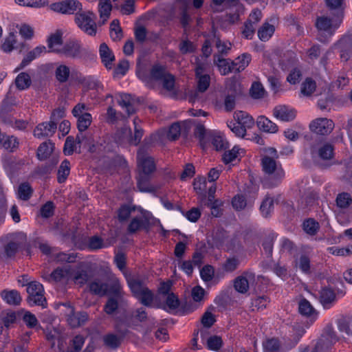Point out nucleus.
<instances>
[{"label":"nucleus","instance_id":"21","mask_svg":"<svg viewBox=\"0 0 352 352\" xmlns=\"http://www.w3.org/2000/svg\"><path fill=\"white\" fill-rule=\"evenodd\" d=\"M99 54L102 63L107 69H111L112 63L115 60V56L111 49L105 43H102L99 47Z\"/></svg>","mask_w":352,"mask_h":352},{"label":"nucleus","instance_id":"43","mask_svg":"<svg viewBox=\"0 0 352 352\" xmlns=\"http://www.w3.org/2000/svg\"><path fill=\"white\" fill-rule=\"evenodd\" d=\"M70 173V162L67 160H63L58 170L57 180L60 184L64 183Z\"/></svg>","mask_w":352,"mask_h":352},{"label":"nucleus","instance_id":"53","mask_svg":"<svg viewBox=\"0 0 352 352\" xmlns=\"http://www.w3.org/2000/svg\"><path fill=\"white\" fill-rule=\"evenodd\" d=\"M16 44V34L14 32H10L2 44L1 49L5 52H10L14 48L17 49L19 47Z\"/></svg>","mask_w":352,"mask_h":352},{"label":"nucleus","instance_id":"15","mask_svg":"<svg viewBox=\"0 0 352 352\" xmlns=\"http://www.w3.org/2000/svg\"><path fill=\"white\" fill-rule=\"evenodd\" d=\"M56 129V123H54V121L42 122L34 129V135L40 139L52 136L55 133Z\"/></svg>","mask_w":352,"mask_h":352},{"label":"nucleus","instance_id":"31","mask_svg":"<svg viewBox=\"0 0 352 352\" xmlns=\"http://www.w3.org/2000/svg\"><path fill=\"white\" fill-rule=\"evenodd\" d=\"M148 226V220L144 219L142 217H133L130 221L127 228V232L129 234H133L140 230L141 229H147Z\"/></svg>","mask_w":352,"mask_h":352},{"label":"nucleus","instance_id":"8","mask_svg":"<svg viewBox=\"0 0 352 352\" xmlns=\"http://www.w3.org/2000/svg\"><path fill=\"white\" fill-rule=\"evenodd\" d=\"M309 128L314 133L324 135L330 133L333 131L334 123L330 119L320 118L313 120L309 125Z\"/></svg>","mask_w":352,"mask_h":352},{"label":"nucleus","instance_id":"54","mask_svg":"<svg viewBox=\"0 0 352 352\" xmlns=\"http://www.w3.org/2000/svg\"><path fill=\"white\" fill-rule=\"evenodd\" d=\"M103 342L107 347L115 349L120 345L121 339L115 334L109 333L103 337Z\"/></svg>","mask_w":352,"mask_h":352},{"label":"nucleus","instance_id":"56","mask_svg":"<svg viewBox=\"0 0 352 352\" xmlns=\"http://www.w3.org/2000/svg\"><path fill=\"white\" fill-rule=\"evenodd\" d=\"M111 37L113 41H119L122 36V30L120 26V22L118 19H114L110 24Z\"/></svg>","mask_w":352,"mask_h":352},{"label":"nucleus","instance_id":"38","mask_svg":"<svg viewBox=\"0 0 352 352\" xmlns=\"http://www.w3.org/2000/svg\"><path fill=\"white\" fill-rule=\"evenodd\" d=\"M54 74L58 82L65 83L69 80L70 69L66 65H58L55 69Z\"/></svg>","mask_w":352,"mask_h":352},{"label":"nucleus","instance_id":"49","mask_svg":"<svg viewBox=\"0 0 352 352\" xmlns=\"http://www.w3.org/2000/svg\"><path fill=\"white\" fill-rule=\"evenodd\" d=\"M336 206L340 209H346L352 204V197L348 192H341L337 195Z\"/></svg>","mask_w":352,"mask_h":352},{"label":"nucleus","instance_id":"47","mask_svg":"<svg viewBox=\"0 0 352 352\" xmlns=\"http://www.w3.org/2000/svg\"><path fill=\"white\" fill-rule=\"evenodd\" d=\"M62 34L60 32L52 34L47 39L48 47L51 52H60V50L57 49L62 45Z\"/></svg>","mask_w":352,"mask_h":352},{"label":"nucleus","instance_id":"62","mask_svg":"<svg viewBox=\"0 0 352 352\" xmlns=\"http://www.w3.org/2000/svg\"><path fill=\"white\" fill-rule=\"evenodd\" d=\"M122 299H118L116 297H109L104 306V311L108 315H111L116 312L118 308V301Z\"/></svg>","mask_w":352,"mask_h":352},{"label":"nucleus","instance_id":"27","mask_svg":"<svg viewBox=\"0 0 352 352\" xmlns=\"http://www.w3.org/2000/svg\"><path fill=\"white\" fill-rule=\"evenodd\" d=\"M90 292L96 295L103 296L108 292V284L100 278H96L89 283Z\"/></svg>","mask_w":352,"mask_h":352},{"label":"nucleus","instance_id":"24","mask_svg":"<svg viewBox=\"0 0 352 352\" xmlns=\"http://www.w3.org/2000/svg\"><path fill=\"white\" fill-rule=\"evenodd\" d=\"M213 60L222 75H227L234 72L232 61L230 62V60L223 58L220 54H214Z\"/></svg>","mask_w":352,"mask_h":352},{"label":"nucleus","instance_id":"19","mask_svg":"<svg viewBox=\"0 0 352 352\" xmlns=\"http://www.w3.org/2000/svg\"><path fill=\"white\" fill-rule=\"evenodd\" d=\"M47 52L44 45L37 46L30 51L22 60L20 65L16 68V71L21 70L28 65L32 60L40 56L43 53Z\"/></svg>","mask_w":352,"mask_h":352},{"label":"nucleus","instance_id":"51","mask_svg":"<svg viewBox=\"0 0 352 352\" xmlns=\"http://www.w3.org/2000/svg\"><path fill=\"white\" fill-rule=\"evenodd\" d=\"M112 6L111 0H100L99 3V13L103 22H105L110 16Z\"/></svg>","mask_w":352,"mask_h":352},{"label":"nucleus","instance_id":"64","mask_svg":"<svg viewBox=\"0 0 352 352\" xmlns=\"http://www.w3.org/2000/svg\"><path fill=\"white\" fill-rule=\"evenodd\" d=\"M265 352H279L280 343L277 339L272 338L263 343Z\"/></svg>","mask_w":352,"mask_h":352},{"label":"nucleus","instance_id":"3","mask_svg":"<svg viewBox=\"0 0 352 352\" xmlns=\"http://www.w3.org/2000/svg\"><path fill=\"white\" fill-rule=\"evenodd\" d=\"M75 21L78 27L89 36H95L97 32L95 14L91 12L77 13Z\"/></svg>","mask_w":352,"mask_h":352},{"label":"nucleus","instance_id":"45","mask_svg":"<svg viewBox=\"0 0 352 352\" xmlns=\"http://www.w3.org/2000/svg\"><path fill=\"white\" fill-rule=\"evenodd\" d=\"M274 25L265 23L258 30V36L262 41H268L274 32Z\"/></svg>","mask_w":352,"mask_h":352},{"label":"nucleus","instance_id":"39","mask_svg":"<svg viewBox=\"0 0 352 352\" xmlns=\"http://www.w3.org/2000/svg\"><path fill=\"white\" fill-rule=\"evenodd\" d=\"M79 82L89 89H99L102 85L98 79L94 76H83L79 78Z\"/></svg>","mask_w":352,"mask_h":352},{"label":"nucleus","instance_id":"40","mask_svg":"<svg viewBox=\"0 0 352 352\" xmlns=\"http://www.w3.org/2000/svg\"><path fill=\"white\" fill-rule=\"evenodd\" d=\"M63 151L67 155H71L74 152L81 153V149L78 147V144H77L76 138H74L73 136H68L66 138Z\"/></svg>","mask_w":352,"mask_h":352},{"label":"nucleus","instance_id":"12","mask_svg":"<svg viewBox=\"0 0 352 352\" xmlns=\"http://www.w3.org/2000/svg\"><path fill=\"white\" fill-rule=\"evenodd\" d=\"M14 104V100L8 95L2 101L0 107V118L4 123L12 124L13 118L10 113L12 111Z\"/></svg>","mask_w":352,"mask_h":352},{"label":"nucleus","instance_id":"9","mask_svg":"<svg viewBox=\"0 0 352 352\" xmlns=\"http://www.w3.org/2000/svg\"><path fill=\"white\" fill-rule=\"evenodd\" d=\"M60 52L68 58H79L84 55L82 54L87 52V51L82 47L79 41L72 40L64 45Z\"/></svg>","mask_w":352,"mask_h":352},{"label":"nucleus","instance_id":"5","mask_svg":"<svg viewBox=\"0 0 352 352\" xmlns=\"http://www.w3.org/2000/svg\"><path fill=\"white\" fill-rule=\"evenodd\" d=\"M137 164L139 173L152 175L156 169L154 159L148 155L144 148H140L138 151Z\"/></svg>","mask_w":352,"mask_h":352},{"label":"nucleus","instance_id":"41","mask_svg":"<svg viewBox=\"0 0 352 352\" xmlns=\"http://www.w3.org/2000/svg\"><path fill=\"white\" fill-rule=\"evenodd\" d=\"M0 144L5 149L13 151L18 146L19 142L15 137L0 133Z\"/></svg>","mask_w":352,"mask_h":352},{"label":"nucleus","instance_id":"18","mask_svg":"<svg viewBox=\"0 0 352 352\" xmlns=\"http://www.w3.org/2000/svg\"><path fill=\"white\" fill-rule=\"evenodd\" d=\"M340 50V58L344 60L352 58V37L344 36L338 43Z\"/></svg>","mask_w":352,"mask_h":352},{"label":"nucleus","instance_id":"44","mask_svg":"<svg viewBox=\"0 0 352 352\" xmlns=\"http://www.w3.org/2000/svg\"><path fill=\"white\" fill-rule=\"evenodd\" d=\"M108 292L113 294L118 299H122L123 296L122 287L120 280L117 278H112L108 284Z\"/></svg>","mask_w":352,"mask_h":352},{"label":"nucleus","instance_id":"63","mask_svg":"<svg viewBox=\"0 0 352 352\" xmlns=\"http://www.w3.org/2000/svg\"><path fill=\"white\" fill-rule=\"evenodd\" d=\"M296 266L298 267L305 274L310 272V259L305 255L302 254L298 259L296 260Z\"/></svg>","mask_w":352,"mask_h":352},{"label":"nucleus","instance_id":"4","mask_svg":"<svg viewBox=\"0 0 352 352\" xmlns=\"http://www.w3.org/2000/svg\"><path fill=\"white\" fill-rule=\"evenodd\" d=\"M27 292L28 293V301L30 305H39L45 307L46 302L44 297V289L40 283L32 281L28 284Z\"/></svg>","mask_w":352,"mask_h":352},{"label":"nucleus","instance_id":"29","mask_svg":"<svg viewBox=\"0 0 352 352\" xmlns=\"http://www.w3.org/2000/svg\"><path fill=\"white\" fill-rule=\"evenodd\" d=\"M54 148V144L51 141H46L40 144L37 149V157L39 160H47L52 153Z\"/></svg>","mask_w":352,"mask_h":352},{"label":"nucleus","instance_id":"52","mask_svg":"<svg viewBox=\"0 0 352 352\" xmlns=\"http://www.w3.org/2000/svg\"><path fill=\"white\" fill-rule=\"evenodd\" d=\"M270 300L267 296H258L252 300L250 308L253 311L263 310L266 308Z\"/></svg>","mask_w":352,"mask_h":352},{"label":"nucleus","instance_id":"55","mask_svg":"<svg viewBox=\"0 0 352 352\" xmlns=\"http://www.w3.org/2000/svg\"><path fill=\"white\" fill-rule=\"evenodd\" d=\"M14 2L21 6L30 8H42L48 5L47 0H14Z\"/></svg>","mask_w":352,"mask_h":352},{"label":"nucleus","instance_id":"26","mask_svg":"<svg viewBox=\"0 0 352 352\" xmlns=\"http://www.w3.org/2000/svg\"><path fill=\"white\" fill-rule=\"evenodd\" d=\"M58 163V159L52 157L49 162L45 164L38 166L34 168L33 174L39 177H44L50 175Z\"/></svg>","mask_w":352,"mask_h":352},{"label":"nucleus","instance_id":"17","mask_svg":"<svg viewBox=\"0 0 352 352\" xmlns=\"http://www.w3.org/2000/svg\"><path fill=\"white\" fill-rule=\"evenodd\" d=\"M274 116L283 122H290L296 117V111L285 105L276 107L273 110Z\"/></svg>","mask_w":352,"mask_h":352},{"label":"nucleus","instance_id":"2","mask_svg":"<svg viewBox=\"0 0 352 352\" xmlns=\"http://www.w3.org/2000/svg\"><path fill=\"white\" fill-rule=\"evenodd\" d=\"M128 285L133 295L145 306H151L154 294L146 285L144 280L140 277L126 278Z\"/></svg>","mask_w":352,"mask_h":352},{"label":"nucleus","instance_id":"57","mask_svg":"<svg viewBox=\"0 0 352 352\" xmlns=\"http://www.w3.org/2000/svg\"><path fill=\"white\" fill-rule=\"evenodd\" d=\"M85 338L82 335L76 336L70 342L67 352H80L84 345Z\"/></svg>","mask_w":352,"mask_h":352},{"label":"nucleus","instance_id":"16","mask_svg":"<svg viewBox=\"0 0 352 352\" xmlns=\"http://www.w3.org/2000/svg\"><path fill=\"white\" fill-rule=\"evenodd\" d=\"M77 144L80 149L86 148L89 152H94V140L89 131H80L76 135Z\"/></svg>","mask_w":352,"mask_h":352},{"label":"nucleus","instance_id":"13","mask_svg":"<svg viewBox=\"0 0 352 352\" xmlns=\"http://www.w3.org/2000/svg\"><path fill=\"white\" fill-rule=\"evenodd\" d=\"M69 313L67 315V321L72 328L81 327L88 321L89 316L85 311L75 312L74 308L70 307Z\"/></svg>","mask_w":352,"mask_h":352},{"label":"nucleus","instance_id":"58","mask_svg":"<svg viewBox=\"0 0 352 352\" xmlns=\"http://www.w3.org/2000/svg\"><path fill=\"white\" fill-rule=\"evenodd\" d=\"M77 127L80 131H85L91 125L92 116L90 113H85L82 116L77 118Z\"/></svg>","mask_w":352,"mask_h":352},{"label":"nucleus","instance_id":"28","mask_svg":"<svg viewBox=\"0 0 352 352\" xmlns=\"http://www.w3.org/2000/svg\"><path fill=\"white\" fill-rule=\"evenodd\" d=\"M234 118L245 130L251 129L254 125L253 118L245 111H239L234 112Z\"/></svg>","mask_w":352,"mask_h":352},{"label":"nucleus","instance_id":"6","mask_svg":"<svg viewBox=\"0 0 352 352\" xmlns=\"http://www.w3.org/2000/svg\"><path fill=\"white\" fill-rule=\"evenodd\" d=\"M342 20V19L339 17L333 16V19H331L326 16H318L316 19V26L319 31L332 34L335 30L340 27Z\"/></svg>","mask_w":352,"mask_h":352},{"label":"nucleus","instance_id":"23","mask_svg":"<svg viewBox=\"0 0 352 352\" xmlns=\"http://www.w3.org/2000/svg\"><path fill=\"white\" fill-rule=\"evenodd\" d=\"M337 340L336 335L333 329L330 327H327L324 330V333L322 335V338L317 343L316 349L322 348L323 345H325V348L328 349L333 344L336 343Z\"/></svg>","mask_w":352,"mask_h":352},{"label":"nucleus","instance_id":"25","mask_svg":"<svg viewBox=\"0 0 352 352\" xmlns=\"http://www.w3.org/2000/svg\"><path fill=\"white\" fill-rule=\"evenodd\" d=\"M256 125L260 130L265 133H275L278 130V126L264 116L257 118Z\"/></svg>","mask_w":352,"mask_h":352},{"label":"nucleus","instance_id":"20","mask_svg":"<svg viewBox=\"0 0 352 352\" xmlns=\"http://www.w3.org/2000/svg\"><path fill=\"white\" fill-rule=\"evenodd\" d=\"M151 175L138 173L136 177L137 187L141 192H151L155 191V188L151 184Z\"/></svg>","mask_w":352,"mask_h":352},{"label":"nucleus","instance_id":"50","mask_svg":"<svg viewBox=\"0 0 352 352\" xmlns=\"http://www.w3.org/2000/svg\"><path fill=\"white\" fill-rule=\"evenodd\" d=\"M274 210V199L266 196L260 206L261 212L264 217H268Z\"/></svg>","mask_w":352,"mask_h":352},{"label":"nucleus","instance_id":"22","mask_svg":"<svg viewBox=\"0 0 352 352\" xmlns=\"http://www.w3.org/2000/svg\"><path fill=\"white\" fill-rule=\"evenodd\" d=\"M327 7L334 17L344 18V0H325Z\"/></svg>","mask_w":352,"mask_h":352},{"label":"nucleus","instance_id":"61","mask_svg":"<svg viewBox=\"0 0 352 352\" xmlns=\"http://www.w3.org/2000/svg\"><path fill=\"white\" fill-rule=\"evenodd\" d=\"M151 76L156 80H162L168 74L166 68L160 65H155L151 69Z\"/></svg>","mask_w":352,"mask_h":352},{"label":"nucleus","instance_id":"14","mask_svg":"<svg viewBox=\"0 0 352 352\" xmlns=\"http://www.w3.org/2000/svg\"><path fill=\"white\" fill-rule=\"evenodd\" d=\"M0 243L2 244V249L0 251L1 258L8 259L15 256L19 248V243L9 241L8 236L2 238Z\"/></svg>","mask_w":352,"mask_h":352},{"label":"nucleus","instance_id":"34","mask_svg":"<svg viewBox=\"0 0 352 352\" xmlns=\"http://www.w3.org/2000/svg\"><path fill=\"white\" fill-rule=\"evenodd\" d=\"M2 298L10 305H19L21 302V297L19 292L12 289L10 291L3 290L1 292Z\"/></svg>","mask_w":352,"mask_h":352},{"label":"nucleus","instance_id":"32","mask_svg":"<svg viewBox=\"0 0 352 352\" xmlns=\"http://www.w3.org/2000/svg\"><path fill=\"white\" fill-rule=\"evenodd\" d=\"M105 121L111 124H116L119 121L126 120V116L122 113L118 112L112 106H109L104 114Z\"/></svg>","mask_w":352,"mask_h":352},{"label":"nucleus","instance_id":"35","mask_svg":"<svg viewBox=\"0 0 352 352\" xmlns=\"http://www.w3.org/2000/svg\"><path fill=\"white\" fill-rule=\"evenodd\" d=\"M70 269L68 267H58L54 270L49 276L45 277V278L50 282L54 280L55 282H59L65 278H67L69 274Z\"/></svg>","mask_w":352,"mask_h":352},{"label":"nucleus","instance_id":"46","mask_svg":"<svg viewBox=\"0 0 352 352\" xmlns=\"http://www.w3.org/2000/svg\"><path fill=\"white\" fill-rule=\"evenodd\" d=\"M131 135V129L129 127H123L116 131L115 140L119 144L128 143L130 144Z\"/></svg>","mask_w":352,"mask_h":352},{"label":"nucleus","instance_id":"36","mask_svg":"<svg viewBox=\"0 0 352 352\" xmlns=\"http://www.w3.org/2000/svg\"><path fill=\"white\" fill-rule=\"evenodd\" d=\"M251 61V56L245 53L236 58L232 63V67L234 72H240L248 66Z\"/></svg>","mask_w":352,"mask_h":352},{"label":"nucleus","instance_id":"33","mask_svg":"<svg viewBox=\"0 0 352 352\" xmlns=\"http://www.w3.org/2000/svg\"><path fill=\"white\" fill-rule=\"evenodd\" d=\"M298 310L300 314L314 320L316 318L318 315L311 303L305 298L299 302Z\"/></svg>","mask_w":352,"mask_h":352},{"label":"nucleus","instance_id":"42","mask_svg":"<svg viewBox=\"0 0 352 352\" xmlns=\"http://www.w3.org/2000/svg\"><path fill=\"white\" fill-rule=\"evenodd\" d=\"M32 80L30 75L25 72L20 73L15 79V85L18 89L25 90L31 85Z\"/></svg>","mask_w":352,"mask_h":352},{"label":"nucleus","instance_id":"60","mask_svg":"<svg viewBox=\"0 0 352 352\" xmlns=\"http://www.w3.org/2000/svg\"><path fill=\"white\" fill-rule=\"evenodd\" d=\"M33 192V189L28 183L21 184L18 188L19 197L24 201L28 200Z\"/></svg>","mask_w":352,"mask_h":352},{"label":"nucleus","instance_id":"48","mask_svg":"<svg viewBox=\"0 0 352 352\" xmlns=\"http://www.w3.org/2000/svg\"><path fill=\"white\" fill-rule=\"evenodd\" d=\"M118 102L120 107L126 109L128 116L135 113V109L131 102V96L129 94H121Z\"/></svg>","mask_w":352,"mask_h":352},{"label":"nucleus","instance_id":"30","mask_svg":"<svg viewBox=\"0 0 352 352\" xmlns=\"http://www.w3.org/2000/svg\"><path fill=\"white\" fill-rule=\"evenodd\" d=\"M336 294L330 288H323L320 292V302L325 309H329L335 301Z\"/></svg>","mask_w":352,"mask_h":352},{"label":"nucleus","instance_id":"10","mask_svg":"<svg viewBox=\"0 0 352 352\" xmlns=\"http://www.w3.org/2000/svg\"><path fill=\"white\" fill-rule=\"evenodd\" d=\"M195 124V120H188L182 122H175L169 128L167 137L170 140L174 141L179 138L181 132L188 133L192 124Z\"/></svg>","mask_w":352,"mask_h":352},{"label":"nucleus","instance_id":"37","mask_svg":"<svg viewBox=\"0 0 352 352\" xmlns=\"http://www.w3.org/2000/svg\"><path fill=\"white\" fill-rule=\"evenodd\" d=\"M333 146L329 143L322 145L317 151L312 152L313 155H316L321 160H331L333 157Z\"/></svg>","mask_w":352,"mask_h":352},{"label":"nucleus","instance_id":"59","mask_svg":"<svg viewBox=\"0 0 352 352\" xmlns=\"http://www.w3.org/2000/svg\"><path fill=\"white\" fill-rule=\"evenodd\" d=\"M316 83L310 78H307L301 85V93L306 96H311L316 90Z\"/></svg>","mask_w":352,"mask_h":352},{"label":"nucleus","instance_id":"7","mask_svg":"<svg viewBox=\"0 0 352 352\" xmlns=\"http://www.w3.org/2000/svg\"><path fill=\"white\" fill-rule=\"evenodd\" d=\"M52 10L64 14H72L82 9V4L77 0H65L50 5Z\"/></svg>","mask_w":352,"mask_h":352},{"label":"nucleus","instance_id":"1","mask_svg":"<svg viewBox=\"0 0 352 352\" xmlns=\"http://www.w3.org/2000/svg\"><path fill=\"white\" fill-rule=\"evenodd\" d=\"M267 155L261 159L263 171L267 175L264 179V185L268 188L277 186L285 176V172L280 164L276 160L278 158L277 151L274 148H269L266 151Z\"/></svg>","mask_w":352,"mask_h":352},{"label":"nucleus","instance_id":"11","mask_svg":"<svg viewBox=\"0 0 352 352\" xmlns=\"http://www.w3.org/2000/svg\"><path fill=\"white\" fill-rule=\"evenodd\" d=\"M255 275L250 272H244L241 276L234 279V289L241 294H245L248 289L250 285L254 281Z\"/></svg>","mask_w":352,"mask_h":352}]
</instances>
